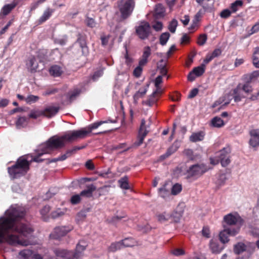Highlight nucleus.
Returning <instances> with one entry per match:
<instances>
[{
    "label": "nucleus",
    "mask_w": 259,
    "mask_h": 259,
    "mask_svg": "<svg viewBox=\"0 0 259 259\" xmlns=\"http://www.w3.org/2000/svg\"><path fill=\"white\" fill-rule=\"evenodd\" d=\"M86 25L91 28H93L96 26V23L95 20L92 18L87 17L85 20Z\"/></svg>",
    "instance_id": "54"
},
{
    "label": "nucleus",
    "mask_w": 259,
    "mask_h": 259,
    "mask_svg": "<svg viewBox=\"0 0 259 259\" xmlns=\"http://www.w3.org/2000/svg\"><path fill=\"white\" fill-rule=\"evenodd\" d=\"M254 248V245L250 242H247L245 244L239 242L234 245L233 251L234 253L237 255L246 251L250 255L253 252Z\"/></svg>",
    "instance_id": "10"
},
{
    "label": "nucleus",
    "mask_w": 259,
    "mask_h": 259,
    "mask_svg": "<svg viewBox=\"0 0 259 259\" xmlns=\"http://www.w3.org/2000/svg\"><path fill=\"white\" fill-rule=\"evenodd\" d=\"M232 92L233 94L234 101L237 103L242 100V99L246 98L244 92L241 89L240 85H237V87L233 89Z\"/></svg>",
    "instance_id": "15"
},
{
    "label": "nucleus",
    "mask_w": 259,
    "mask_h": 259,
    "mask_svg": "<svg viewBox=\"0 0 259 259\" xmlns=\"http://www.w3.org/2000/svg\"><path fill=\"white\" fill-rule=\"evenodd\" d=\"M81 90L79 89H75L73 90L69 91L67 94V98L69 101L71 103L75 100L80 95Z\"/></svg>",
    "instance_id": "31"
},
{
    "label": "nucleus",
    "mask_w": 259,
    "mask_h": 259,
    "mask_svg": "<svg viewBox=\"0 0 259 259\" xmlns=\"http://www.w3.org/2000/svg\"><path fill=\"white\" fill-rule=\"evenodd\" d=\"M72 230L71 227L60 226L56 227L52 233L50 235L51 238L59 239L61 237L65 236Z\"/></svg>",
    "instance_id": "12"
},
{
    "label": "nucleus",
    "mask_w": 259,
    "mask_h": 259,
    "mask_svg": "<svg viewBox=\"0 0 259 259\" xmlns=\"http://www.w3.org/2000/svg\"><path fill=\"white\" fill-rule=\"evenodd\" d=\"M230 149L229 148H224L217 153V157L218 159L216 161L212 158H210V163L212 164L215 165L219 162L223 167H226L231 162L230 159Z\"/></svg>",
    "instance_id": "6"
},
{
    "label": "nucleus",
    "mask_w": 259,
    "mask_h": 259,
    "mask_svg": "<svg viewBox=\"0 0 259 259\" xmlns=\"http://www.w3.org/2000/svg\"><path fill=\"white\" fill-rule=\"evenodd\" d=\"M259 31V22L255 23L250 29L249 35L253 34Z\"/></svg>",
    "instance_id": "64"
},
{
    "label": "nucleus",
    "mask_w": 259,
    "mask_h": 259,
    "mask_svg": "<svg viewBox=\"0 0 259 259\" xmlns=\"http://www.w3.org/2000/svg\"><path fill=\"white\" fill-rule=\"evenodd\" d=\"M167 184L165 183L161 188L158 189L159 195L162 198L166 199L170 195L169 190L166 189V187Z\"/></svg>",
    "instance_id": "33"
},
{
    "label": "nucleus",
    "mask_w": 259,
    "mask_h": 259,
    "mask_svg": "<svg viewBox=\"0 0 259 259\" xmlns=\"http://www.w3.org/2000/svg\"><path fill=\"white\" fill-rule=\"evenodd\" d=\"M202 235L203 236L206 238L210 237V230L207 227H203L202 231H201Z\"/></svg>",
    "instance_id": "59"
},
{
    "label": "nucleus",
    "mask_w": 259,
    "mask_h": 259,
    "mask_svg": "<svg viewBox=\"0 0 259 259\" xmlns=\"http://www.w3.org/2000/svg\"><path fill=\"white\" fill-rule=\"evenodd\" d=\"M223 228L219 234L220 240L223 244L228 243L229 241V237L235 236L240 230V228H228L226 225Z\"/></svg>",
    "instance_id": "9"
},
{
    "label": "nucleus",
    "mask_w": 259,
    "mask_h": 259,
    "mask_svg": "<svg viewBox=\"0 0 259 259\" xmlns=\"http://www.w3.org/2000/svg\"><path fill=\"white\" fill-rule=\"evenodd\" d=\"M50 74L54 77H58L62 74V70L60 67L57 65L52 66L49 70Z\"/></svg>",
    "instance_id": "35"
},
{
    "label": "nucleus",
    "mask_w": 259,
    "mask_h": 259,
    "mask_svg": "<svg viewBox=\"0 0 259 259\" xmlns=\"http://www.w3.org/2000/svg\"><path fill=\"white\" fill-rule=\"evenodd\" d=\"M25 214V211L17 207H11L6 211V217L0 218V243L6 242L12 245L28 246L31 244L28 239L20 237H31L33 229L21 221Z\"/></svg>",
    "instance_id": "1"
},
{
    "label": "nucleus",
    "mask_w": 259,
    "mask_h": 259,
    "mask_svg": "<svg viewBox=\"0 0 259 259\" xmlns=\"http://www.w3.org/2000/svg\"><path fill=\"white\" fill-rule=\"evenodd\" d=\"M103 72L101 70H97L96 71L92 76V79L94 81L97 80L100 77L102 76Z\"/></svg>",
    "instance_id": "61"
},
{
    "label": "nucleus",
    "mask_w": 259,
    "mask_h": 259,
    "mask_svg": "<svg viewBox=\"0 0 259 259\" xmlns=\"http://www.w3.org/2000/svg\"><path fill=\"white\" fill-rule=\"evenodd\" d=\"M124 217V216L120 215L114 216L110 220L109 222L113 224H116L117 222L120 221Z\"/></svg>",
    "instance_id": "60"
},
{
    "label": "nucleus",
    "mask_w": 259,
    "mask_h": 259,
    "mask_svg": "<svg viewBox=\"0 0 259 259\" xmlns=\"http://www.w3.org/2000/svg\"><path fill=\"white\" fill-rule=\"evenodd\" d=\"M178 23L176 19H173L168 25V29L171 33H175Z\"/></svg>",
    "instance_id": "47"
},
{
    "label": "nucleus",
    "mask_w": 259,
    "mask_h": 259,
    "mask_svg": "<svg viewBox=\"0 0 259 259\" xmlns=\"http://www.w3.org/2000/svg\"><path fill=\"white\" fill-rule=\"evenodd\" d=\"M151 49L149 47L147 46L145 47L141 59L139 62V65H145L147 64L148 62V58L151 55Z\"/></svg>",
    "instance_id": "24"
},
{
    "label": "nucleus",
    "mask_w": 259,
    "mask_h": 259,
    "mask_svg": "<svg viewBox=\"0 0 259 259\" xmlns=\"http://www.w3.org/2000/svg\"><path fill=\"white\" fill-rule=\"evenodd\" d=\"M14 7L15 5L12 4H8L4 6L2 9V14H0V19H3L5 16L7 15Z\"/></svg>",
    "instance_id": "36"
},
{
    "label": "nucleus",
    "mask_w": 259,
    "mask_h": 259,
    "mask_svg": "<svg viewBox=\"0 0 259 259\" xmlns=\"http://www.w3.org/2000/svg\"><path fill=\"white\" fill-rule=\"evenodd\" d=\"M26 65L28 69L31 72H34L36 71L38 67V63L34 57H29L28 59Z\"/></svg>",
    "instance_id": "21"
},
{
    "label": "nucleus",
    "mask_w": 259,
    "mask_h": 259,
    "mask_svg": "<svg viewBox=\"0 0 259 259\" xmlns=\"http://www.w3.org/2000/svg\"><path fill=\"white\" fill-rule=\"evenodd\" d=\"M243 223V220L238 214L229 213L224 217L223 226H227L228 228H235L233 226L239 224L242 225Z\"/></svg>",
    "instance_id": "8"
},
{
    "label": "nucleus",
    "mask_w": 259,
    "mask_h": 259,
    "mask_svg": "<svg viewBox=\"0 0 259 259\" xmlns=\"http://www.w3.org/2000/svg\"><path fill=\"white\" fill-rule=\"evenodd\" d=\"M28 121L29 118L25 116H19L16 122V126L18 129L25 127L27 125Z\"/></svg>",
    "instance_id": "30"
},
{
    "label": "nucleus",
    "mask_w": 259,
    "mask_h": 259,
    "mask_svg": "<svg viewBox=\"0 0 259 259\" xmlns=\"http://www.w3.org/2000/svg\"><path fill=\"white\" fill-rule=\"evenodd\" d=\"M208 170V167L203 163L195 164L187 170V178L199 177Z\"/></svg>",
    "instance_id": "7"
},
{
    "label": "nucleus",
    "mask_w": 259,
    "mask_h": 259,
    "mask_svg": "<svg viewBox=\"0 0 259 259\" xmlns=\"http://www.w3.org/2000/svg\"><path fill=\"white\" fill-rule=\"evenodd\" d=\"M50 207L49 205H45L40 210V213L45 221H47V220L45 218V215L50 211Z\"/></svg>",
    "instance_id": "55"
},
{
    "label": "nucleus",
    "mask_w": 259,
    "mask_h": 259,
    "mask_svg": "<svg viewBox=\"0 0 259 259\" xmlns=\"http://www.w3.org/2000/svg\"><path fill=\"white\" fill-rule=\"evenodd\" d=\"M227 179L228 178L226 175L225 174H222L219 175L216 182V184L219 187H221L225 184Z\"/></svg>",
    "instance_id": "43"
},
{
    "label": "nucleus",
    "mask_w": 259,
    "mask_h": 259,
    "mask_svg": "<svg viewBox=\"0 0 259 259\" xmlns=\"http://www.w3.org/2000/svg\"><path fill=\"white\" fill-rule=\"evenodd\" d=\"M59 107L56 106H49L46 108L42 112V114L50 118L55 115L59 111Z\"/></svg>",
    "instance_id": "19"
},
{
    "label": "nucleus",
    "mask_w": 259,
    "mask_h": 259,
    "mask_svg": "<svg viewBox=\"0 0 259 259\" xmlns=\"http://www.w3.org/2000/svg\"><path fill=\"white\" fill-rule=\"evenodd\" d=\"M205 70L204 65L201 64L197 67H194L192 71L195 74L197 77H199L204 73Z\"/></svg>",
    "instance_id": "38"
},
{
    "label": "nucleus",
    "mask_w": 259,
    "mask_h": 259,
    "mask_svg": "<svg viewBox=\"0 0 259 259\" xmlns=\"http://www.w3.org/2000/svg\"><path fill=\"white\" fill-rule=\"evenodd\" d=\"M243 5V2L241 0H237L233 3L231 6V9L233 12H236L238 10L239 7H241Z\"/></svg>",
    "instance_id": "48"
},
{
    "label": "nucleus",
    "mask_w": 259,
    "mask_h": 259,
    "mask_svg": "<svg viewBox=\"0 0 259 259\" xmlns=\"http://www.w3.org/2000/svg\"><path fill=\"white\" fill-rule=\"evenodd\" d=\"M223 101L224 102V103L222 106H226L230 103L232 99H234L233 94L232 91H231L229 94L225 95Z\"/></svg>",
    "instance_id": "45"
},
{
    "label": "nucleus",
    "mask_w": 259,
    "mask_h": 259,
    "mask_svg": "<svg viewBox=\"0 0 259 259\" xmlns=\"http://www.w3.org/2000/svg\"><path fill=\"white\" fill-rule=\"evenodd\" d=\"M117 6L121 14V18L124 20L131 15L135 8V3L126 0H120L117 2Z\"/></svg>",
    "instance_id": "5"
},
{
    "label": "nucleus",
    "mask_w": 259,
    "mask_h": 259,
    "mask_svg": "<svg viewBox=\"0 0 259 259\" xmlns=\"http://www.w3.org/2000/svg\"><path fill=\"white\" fill-rule=\"evenodd\" d=\"M122 248L124 247H131L133 245V241L132 238H126L121 241Z\"/></svg>",
    "instance_id": "49"
},
{
    "label": "nucleus",
    "mask_w": 259,
    "mask_h": 259,
    "mask_svg": "<svg viewBox=\"0 0 259 259\" xmlns=\"http://www.w3.org/2000/svg\"><path fill=\"white\" fill-rule=\"evenodd\" d=\"M96 187L93 184L87 186V189L82 191L80 193V196H85L87 198H91L93 196V192L95 191Z\"/></svg>",
    "instance_id": "27"
},
{
    "label": "nucleus",
    "mask_w": 259,
    "mask_h": 259,
    "mask_svg": "<svg viewBox=\"0 0 259 259\" xmlns=\"http://www.w3.org/2000/svg\"><path fill=\"white\" fill-rule=\"evenodd\" d=\"M211 124L214 127H221L224 124V121L219 117H215L211 120Z\"/></svg>",
    "instance_id": "41"
},
{
    "label": "nucleus",
    "mask_w": 259,
    "mask_h": 259,
    "mask_svg": "<svg viewBox=\"0 0 259 259\" xmlns=\"http://www.w3.org/2000/svg\"><path fill=\"white\" fill-rule=\"evenodd\" d=\"M30 162L25 157L19 158L16 163L8 168V171L13 179H18L24 176L29 169Z\"/></svg>",
    "instance_id": "3"
},
{
    "label": "nucleus",
    "mask_w": 259,
    "mask_h": 259,
    "mask_svg": "<svg viewBox=\"0 0 259 259\" xmlns=\"http://www.w3.org/2000/svg\"><path fill=\"white\" fill-rule=\"evenodd\" d=\"M165 9L161 4L156 5L155 8L154 17L156 19L161 18L164 16Z\"/></svg>",
    "instance_id": "28"
},
{
    "label": "nucleus",
    "mask_w": 259,
    "mask_h": 259,
    "mask_svg": "<svg viewBox=\"0 0 259 259\" xmlns=\"http://www.w3.org/2000/svg\"><path fill=\"white\" fill-rule=\"evenodd\" d=\"M199 16H200V15L198 13L196 14L194 18L193 19V20L192 21V24H191L190 26L189 27V29L190 30H193L197 26L199 20Z\"/></svg>",
    "instance_id": "50"
},
{
    "label": "nucleus",
    "mask_w": 259,
    "mask_h": 259,
    "mask_svg": "<svg viewBox=\"0 0 259 259\" xmlns=\"http://www.w3.org/2000/svg\"><path fill=\"white\" fill-rule=\"evenodd\" d=\"M231 12L229 9H225L222 11L220 16L222 18H227L231 15Z\"/></svg>",
    "instance_id": "62"
},
{
    "label": "nucleus",
    "mask_w": 259,
    "mask_h": 259,
    "mask_svg": "<svg viewBox=\"0 0 259 259\" xmlns=\"http://www.w3.org/2000/svg\"><path fill=\"white\" fill-rule=\"evenodd\" d=\"M149 88V84H147L143 88V92H141V90L137 91L133 96L134 103L137 104L138 100L140 98H142L146 94L148 89Z\"/></svg>",
    "instance_id": "29"
},
{
    "label": "nucleus",
    "mask_w": 259,
    "mask_h": 259,
    "mask_svg": "<svg viewBox=\"0 0 259 259\" xmlns=\"http://www.w3.org/2000/svg\"><path fill=\"white\" fill-rule=\"evenodd\" d=\"M144 65H140L139 64V66L135 68L133 72V74L136 77H139L141 76L143 70L142 67Z\"/></svg>",
    "instance_id": "57"
},
{
    "label": "nucleus",
    "mask_w": 259,
    "mask_h": 259,
    "mask_svg": "<svg viewBox=\"0 0 259 259\" xmlns=\"http://www.w3.org/2000/svg\"><path fill=\"white\" fill-rule=\"evenodd\" d=\"M205 135V133L203 131L193 133L190 136L189 140L191 142L194 143L201 141L204 139Z\"/></svg>",
    "instance_id": "25"
},
{
    "label": "nucleus",
    "mask_w": 259,
    "mask_h": 259,
    "mask_svg": "<svg viewBox=\"0 0 259 259\" xmlns=\"http://www.w3.org/2000/svg\"><path fill=\"white\" fill-rule=\"evenodd\" d=\"M56 141L53 138L50 137L46 142L40 144L35 150L36 155L33 157L32 160L36 162H41L44 161L40 157L45 154H50L54 150L59 149V143H55Z\"/></svg>",
    "instance_id": "4"
},
{
    "label": "nucleus",
    "mask_w": 259,
    "mask_h": 259,
    "mask_svg": "<svg viewBox=\"0 0 259 259\" xmlns=\"http://www.w3.org/2000/svg\"><path fill=\"white\" fill-rule=\"evenodd\" d=\"M78 45L81 50V55L86 56L89 54V48L87 46L85 37L81 33H78L76 41L74 42L73 46Z\"/></svg>",
    "instance_id": "14"
},
{
    "label": "nucleus",
    "mask_w": 259,
    "mask_h": 259,
    "mask_svg": "<svg viewBox=\"0 0 259 259\" xmlns=\"http://www.w3.org/2000/svg\"><path fill=\"white\" fill-rule=\"evenodd\" d=\"M157 217L158 222H160L161 223H162L165 222L168 220L169 215L166 214L165 212H164L162 213L157 214Z\"/></svg>",
    "instance_id": "51"
},
{
    "label": "nucleus",
    "mask_w": 259,
    "mask_h": 259,
    "mask_svg": "<svg viewBox=\"0 0 259 259\" xmlns=\"http://www.w3.org/2000/svg\"><path fill=\"white\" fill-rule=\"evenodd\" d=\"M122 248V244L120 241L111 243L108 248V250L111 252H115Z\"/></svg>",
    "instance_id": "39"
},
{
    "label": "nucleus",
    "mask_w": 259,
    "mask_h": 259,
    "mask_svg": "<svg viewBox=\"0 0 259 259\" xmlns=\"http://www.w3.org/2000/svg\"><path fill=\"white\" fill-rule=\"evenodd\" d=\"M182 189L181 185L176 183L172 187L171 193L173 195H176L182 191Z\"/></svg>",
    "instance_id": "46"
},
{
    "label": "nucleus",
    "mask_w": 259,
    "mask_h": 259,
    "mask_svg": "<svg viewBox=\"0 0 259 259\" xmlns=\"http://www.w3.org/2000/svg\"><path fill=\"white\" fill-rule=\"evenodd\" d=\"M170 34L168 32L162 33L159 37V42L162 46H164L166 44L169 38Z\"/></svg>",
    "instance_id": "40"
},
{
    "label": "nucleus",
    "mask_w": 259,
    "mask_h": 259,
    "mask_svg": "<svg viewBox=\"0 0 259 259\" xmlns=\"http://www.w3.org/2000/svg\"><path fill=\"white\" fill-rule=\"evenodd\" d=\"M39 99V97L37 96L29 95L25 99V100L27 104H31L36 102Z\"/></svg>",
    "instance_id": "44"
},
{
    "label": "nucleus",
    "mask_w": 259,
    "mask_h": 259,
    "mask_svg": "<svg viewBox=\"0 0 259 259\" xmlns=\"http://www.w3.org/2000/svg\"><path fill=\"white\" fill-rule=\"evenodd\" d=\"M157 90L153 91L152 94L149 96L148 100L146 101H143V104L151 107L156 103L158 100V97L157 96Z\"/></svg>",
    "instance_id": "26"
},
{
    "label": "nucleus",
    "mask_w": 259,
    "mask_h": 259,
    "mask_svg": "<svg viewBox=\"0 0 259 259\" xmlns=\"http://www.w3.org/2000/svg\"><path fill=\"white\" fill-rule=\"evenodd\" d=\"M250 139L249 144L253 148L259 146V129L253 130L250 131Z\"/></svg>",
    "instance_id": "16"
},
{
    "label": "nucleus",
    "mask_w": 259,
    "mask_h": 259,
    "mask_svg": "<svg viewBox=\"0 0 259 259\" xmlns=\"http://www.w3.org/2000/svg\"><path fill=\"white\" fill-rule=\"evenodd\" d=\"M207 35L206 34H201L198 39L197 43L200 46L204 45L207 40Z\"/></svg>",
    "instance_id": "56"
},
{
    "label": "nucleus",
    "mask_w": 259,
    "mask_h": 259,
    "mask_svg": "<svg viewBox=\"0 0 259 259\" xmlns=\"http://www.w3.org/2000/svg\"><path fill=\"white\" fill-rule=\"evenodd\" d=\"M66 212V209L57 208L56 210L53 211L51 213V217L53 219H57L63 217Z\"/></svg>",
    "instance_id": "34"
},
{
    "label": "nucleus",
    "mask_w": 259,
    "mask_h": 259,
    "mask_svg": "<svg viewBox=\"0 0 259 259\" xmlns=\"http://www.w3.org/2000/svg\"><path fill=\"white\" fill-rule=\"evenodd\" d=\"M145 119H143L141 120L140 128L139 131L138 141L135 142L134 143V145L136 146H139L143 143L145 137L148 133L147 128L149 127V125L147 126L145 125Z\"/></svg>",
    "instance_id": "13"
},
{
    "label": "nucleus",
    "mask_w": 259,
    "mask_h": 259,
    "mask_svg": "<svg viewBox=\"0 0 259 259\" xmlns=\"http://www.w3.org/2000/svg\"><path fill=\"white\" fill-rule=\"evenodd\" d=\"M107 122H108V121H100L94 122V123L88 125V126H87L85 128V129H87L88 134H89L90 133H91L92 132V131L93 130L96 129L99 126L102 125V124L105 123H107Z\"/></svg>",
    "instance_id": "37"
},
{
    "label": "nucleus",
    "mask_w": 259,
    "mask_h": 259,
    "mask_svg": "<svg viewBox=\"0 0 259 259\" xmlns=\"http://www.w3.org/2000/svg\"><path fill=\"white\" fill-rule=\"evenodd\" d=\"M179 147V143L178 142H175L172 145L167 149L166 152L170 156L177 151Z\"/></svg>",
    "instance_id": "42"
},
{
    "label": "nucleus",
    "mask_w": 259,
    "mask_h": 259,
    "mask_svg": "<svg viewBox=\"0 0 259 259\" xmlns=\"http://www.w3.org/2000/svg\"><path fill=\"white\" fill-rule=\"evenodd\" d=\"M210 249L213 253H219L224 248L223 245H221L217 241L211 240L209 243Z\"/></svg>",
    "instance_id": "22"
},
{
    "label": "nucleus",
    "mask_w": 259,
    "mask_h": 259,
    "mask_svg": "<svg viewBox=\"0 0 259 259\" xmlns=\"http://www.w3.org/2000/svg\"><path fill=\"white\" fill-rule=\"evenodd\" d=\"M136 32L140 38L145 39L150 33V26L147 22H142L136 27Z\"/></svg>",
    "instance_id": "11"
},
{
    "label": "nucleus",
    "mask_w": 259,
    "mask_h": 259,
    "mask_svg": "<svg viewBox=\"0 0 259 259\" xmlns=\"http://www.w3.org/2000/svg\"><path fill=\"white\" fill-rule=\"evenodd\" d=\"M251 81V78H248L243 83H240L238 85H240L245 94H248L253 91V88L250 85Z\"/></svg>",
    "instance_id": "20"
},
{
    "label": "nucleus",
    "mask_w": 259,
    "mask_h": 259,
    "mask_svg": "<svg viewBox=\"0 0 259 259\" xmlns=\"http://www.w3.org/2000/svg\"><path fill=\"white\" fill-rule=\"evenodd\" d=\"M128 180V177L127 176H125L118 181V183L121 188L124 190H128L130 189V187Z\"/></svg>",
    "instance_id": "32"
},
{
    "label": "nucleus",
    "mask_w": 259,
    "mask_h": 259,
    "mask_svg": "<svg viewBox=\"0 0 259 259\" xmlns=\"http://www.w3.org/2000/svg\"><path fill=\"white\" fill-rule=\"evenodd\" d=\"M54 10L51 8H47L43 13L42 16L38 20V24L40 25L48 20L52 15Z\"/></svg>",
    "instance_id": "23"
},
{
    "label": "nucleus",
    "mask_w": 259,
    "mask_h": 259,
    "mask_svg": "<svg viewBox=\"0 0 259 259\" xmlns=\"http://www.w3.org/2000/svg\"><path fill=\"white\" fill-rule=\"evenodd\" d=\"M54 252L58 257L66 259H73L72 251H68L64 249L56 248L54 250Z\"/></svg>",
    "instance_id": "18"
},
{
    "label": "nucleus",
    "mask_w": 259,
    "mask_h": 259,
    "mask_svg": "<svg viewBox=\"0 0 259 259\" xmlns=\"http://www.w3.org/2000/svg\"><path fill=\"white\" fill-rule=\"evenodd\" d=\"M81 200L80 194H75L71 196L70 198V202L73 205L78 204Z\"/></svg>",
    "instance_id": "53"
},
{
    "label": "nucleus",
    "mask_w": 259,
    "mask_h": 259,
    "mask_svg": "<svg viewBox=\"0 0 259 259\" xmlns=\"http://www.w3.org/2000/svg\"><path fill=\"white\" fill-rule=\"evenodd\" d=\"M87 244L83 241L79 242L76 245L74 252L72 251L73 259H78L82 255V252L85 249Z\"/></svg>",
    "instance_id": "17"
},
{
    "label": "nucleus",
    "mask_w": 259,
    "mask_h": 259,
    "mask_svg": "<svg viewBox=\"0 0 259 259\" xmlns=\"http://www.w3.org/2000/svg\"><path fill=\"white\" fill-rule=\"evenodd\" d=\"M184 154L191 160H193L195 159L193 151L191 149H185L184 151Z\"/></svg>",
    "instance_id": "52"
},
{
    "label": "nucleus",
    "mask_w": 259,
    "mask_h": 259,
    "mask_svg": "<svg viewBox=\"0 0 259 259\" xmlns=\"http://www.w3.org/2000/svg\"><path fill=\"white\" fill-rule=\"evenodd\" d=\"M67 40V37L65 35L61 38H56L55 39V42L60 44L61 46H64L66 44Z\"/></svg>",
    "instance_id": "58"
},
{
    "label": "nucleus",
    "mask_w": 259,
    "mask_h": 259,
    "mask_svg": "<svg viewBox=\"0 0 259 259\" xmlns=\"http://www.w3.org/2000/svg\"><path fill=\"white\" fill-rule=\"evenodd\" d=\"M87 129L85 127L78 130L69 131L62 136L58 135L52 137L56 141L55 143H59L58 149H60L65 145V142H72L78 139H82L88 135Z\"/></svg>",
    "instance_id": "2"
},
{
    "label": "nucleus",
    "mask_w": 259,
    "mask_h": 259,
    "mask_svg": "<svg viewBox=\"0 0 259 259\" xmlns=\"http://www.w3.org/2000/svg\"><path fill=\"white\" fill-rule=\"evenodd\" d=\"M85 166L89 170H94L95 169V165L91 159L87 161L85 163Z\"/></svg>",
    "instance_id": "63"
}]
</instances>
